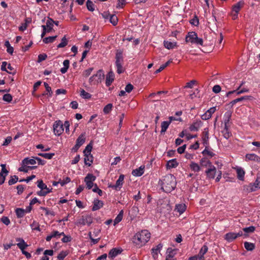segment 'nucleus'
Segmentation results:
<instances>
[{"label":"nucleus","instance_id":"nucleus-1","mask_svg":"<svg viewBox=\"0 0 260 260\" xmlns=\"http://www.w3.org/2000/svg\"><path fill=\"white\" fill-rule=\"evenodd\" d=\"M176 183L175 177L171 174L163 177L158 182L161 186V189L167 193H170L176 187Z\"/></svg>","mask_w":260,"mask_h":260},{"label":"nucleus","instance_id":"nucleus-2","mask_svg":"<svg viewBox=\"0 0 260 260\" xmlns=\"http://www.w3.org/2000/svg\"><path fill=\"white\" fill-rule=\"evenodd\" d=\"M150 233L146 230H142L134 236L133 242L139 247L145 245L150 238Z\"/></svg>","mask_w":260,"mask_h":260},{"label":"nucleus","instance_id":"nucleus-3","mask_svg":"<svg viewBox=\"0 0 260 260\" xmlns=\"http://www.w3.org/2000/svg\"><path fill=\"white\" fill-rule=\"evenodd\" d=\"M115 64L117 67V72L120 74L124 72L122 64L123 63V51L121 50H117L115 55Z\"/></svg>","mask_w":260,"mask_h":260},{"label":"nucleus","instance_id":"nucleus-4","mask_svg":"<svg viewBox=\"0 0 260 260\" xmlns=\"http://www.w3.org/2000/svg\"><path fill=\"white\" fill-rule=\"evenodd\" d=\"M186 42L203 46V40L198 38L197 34L194 31L189 32L185 38Z\"/></svg>","mask_w":260,"mask_h":260},{"label":"nucleus","instance_id":"nucleus-5","mask_svg":"<svg viewBox=\"0 0 260 260\" xmlns=\"http://www.w3.org/2000/svg\"><path fill=\"white\" fill-rule=\"evenodd\" d=\"M104 74L102 70H99L97 73L91 76L89 79V83L92 85H95L99 82H101L103 79H104Z\"/></svg>","mask_w":260,"mask_h":260},{"label":"nucleus","instance_id":"nucleus-6","mask_svg":"<svg viewBox=\"0 0 260 260\" xmlns=\"http://www.w3.org/2000/svg\"><path fill=\"white\" fill-rule=\"evenodd\" d=\"M93 217L91 215H83L79 219L77 222V224L84 225L87 224L90 226L92 223Z\"/></svg>","mask_w":260,"mask_h":260},{"label":"nucleus","instance_id":"nucleus-7","mask_svg":"<svg viewBox=\"0 0 260 260\" xmlns=\"http://www.w3.org/2000/svg\"><path fill=\"white\" fill-rule=\"evenodd\" d=\"M63 124L62 122L60 120L56 121L53 124V131L54 134L57 136H60L63 132Z\"/></svg>","mask_w":260,"mask_h":260},{"label":"nucleus","instance_id":"nucleus-8","mask_svg":"<svg viewBox=\"0 0 260 260\" xmlns=\"http://www.w3.org/2000/svg\"><path fill=\"white\" fill-rule=\"evenodd\" d=\"M95 176L92 174H88L85 177L84 181L86 183V188L88 189H90L93 186L94 187V184H93V182L95 181Z\"/></svg>","mask_w":260,"mask_h":260},{"label":"nucleus","instance_id":"nucleus-9","mask_svg":"<svg viewBox=\"0 0 260 260\" xmlns=\"http://www.w3.org/2000/svg\"><path fill=\"white\" fill-rule=\"evenodd\" d=\"M259 188H260V176L257 175L255 182L253 184H249L247 188V190L249 192L255 191L257 189Z\"/></svg>","mask_w":260,"mask_h":260},{"label":"nucleus","instance_id":"nucleus-10","mask_svg":"<svg viewBox=\"0 0 260 260\" xmlns=\"http://www.w3.org/2000/svg\"><path fill=\"white\" fill-rule=\"evenodd\" d=\"M203 122L201 120H196V121L193 122L192 124H191L189 127V130L190 131H198L199 129V128L202 125Z\"/></svg>","mask_w":260,"mask_h":260},{"label":"nucleus","instance_id":"nucleus-11","mask_svg":"<svg viewBox=\"0 0 260 260\" xmlns=\"http://www.w3.org/2000/svg\"><path fill=\"white\" fill-rule=\"evenodd\" d=\"M205 172L208 178L213 179L215 177L216 169L214 166L212 165L210 166V168L208 169Z\"/></svg>","mask_w":260,"mask_h":260},{"label":"nucleus","instance_id":"nucleus-12","mask_svg":"<svg viewBox=\"0 0 260 260\" xmlns=\"http://www.w3.org/2000/svg\"><path fill=\"white\" fill-rule=\"evenodd\" d=\"M114 74L112 71H110L106 76V85L109 86L114 80Z\"/></svg>","mask_w":260,"mask_h":260},{"label":"nucleus","instance_id":"nucleus-13","mask_svg":"<svg viewBox=\"0 0 260 260\" xmlns=\"http://www.w3.org/2000/svg\"><path fill=\"white\" fill-rule=\"evenodd\" d=\"M93 203V205L92 208V211H96V210L100 209L104 205L103 202L102 201H100L98 199L94 200Z\"/></svg>","mask_w":260,"mask_h":260},{"label":"nucleus","instance_id":"nucleus-14","mask_svg":"<svg viewBox=\"0 0 260 260\" xmlns=\"http://www.w3.org/2000/svg\"><path fill=\"white\" fill-rule=\"evenodd\" d=\"M124 178V175H122V174L120 175L119 177V178L116 181V184L113 185H110V186H109V187H112L115 189H116L117 188L119 187L120 188H121L123 184Z\"/></svg>","mask_w":260,"mask_h":260},{"label":"nucleus","instance_id":"nucleus-15","mask_svg":"<svg viewBox=\"0 0 260 260\" xmlns=\"http://www.w3.org/2000/svg\"><path fill=\"white\" fill-rule=\"evenodd\" d=\"M208 248L207 246L204 245L200 249V252L197 256V258L199 259V260H204V255L207 252Z\"/></svg>","mask_w":260,"mask_h":260},{"label":"nucleus","instance_id":"nucleus-16","mask_svg":"<svg viewBox=\"0 0 260 260\" xmlns=\"http://www.w3.org/2000/svg\"><path fill=\"white\" fill-rule=\"evenodd\" d=\"M16 241L19 242L17 244L18 247L21 249V251L25 250V249L28 247V245L25 242L24 240L21 238H16Z\"/></svg>","mask_w":260,"mask_h":260},{"label":"nucleus","instance_id":"nucleus-17","mask_svg":"<svg viewBox=\"0 0 260 260\" xmlns=\"http://www.w3.org/2000/svg\"><path fill=\"white\" fill-rule=\"evenodd\" d=\"M176 249H172L171 248H169L167 250V253L168 254L166 260H174L173 257L176 254Z\"/></svg>","mask_w":260,"mask_h":260},{"label":"nucleus","instance_id":"nucleus-18","mask_svg":"<svg viewBox=\"0 0 260 260\" xmlns=\"http://www.w3.org/2000/svg\"><path fill=\"white\" fill-rule=\"evenodd\" d=\"M122 251L121 248H113L109 252V257L113 258Z\"/></svg>","mask_w":260,"mask_h":260},{"label":"nucleus","instance_id":"nucleus-19","mask_svg":"<svg viewBox=\"0 0 260 260\" xmlns=\"http://www.w3.org/2000/svg\"><path fill=\"white\" fill-rule=\"evenodd\" d=\"M244 2L243 1H240L236 3L233 6L232 12L238 13L241 8L244 6Z\"/></svg>","mask_w":260,"mask_h":260},{"label":"nucleus","instance_id":"nucleus-20","mask_svg":"<svg viewBox=\"0 0 260 260\" xmlns=\"http://www.w3.org/2000/svg\"><path fill=\"white\" fill-rule=\"evenodd\" d=\"M54 20L50 17H48L46 22V27L47 31L48 32H51L53 29Z\"/></svg>","mask_w":260,"mask_h":260},{"label":"nucleus","instance_id":"nucleus-21","mask_svg":"<svg viewBox=\"0 0 260 260\" xmlns=\"http://www.w3.org/2000/svg\"><path fill=\"white\" fill-rule=\"evenodd\" d=\"M236 239L235 233L230 232L224 235V239L229 242H231Z\"/></svg>","mask_w":260,"mask_h":260},{"label":"nucleus","instance_id":"nucleus-22","mask_svg":"<svg viewBox=\"0 0 260 260\" xmlns=\"http://www.w3.org/2000/svg\"><path fill=\"white\" fill-rule=\"evenodd\" d=\"M179 164L177 162L176 159H172L169 160L167 164V169L175 168L178 166Z\"/></svg>","mask_w":260,"mask_h":260},{"label":"nucleus","instance_id":"nucleus-23","mask_svg":"<svg viewBox=\"0 0 260 260\" xmlns=\"http://www.w3.org/2000/svg\"><path fill=\"white\" fill-rule=\"evenodd\" d=\"M84 163L86 165L90 167L93 162V157L92 154H84Z\"/></svg>","mask_w":260,"mask_h":260},{"label":"nucleus","instance_id":"nucleus-24","mask_svg":"<svg viewBox=\"0 0 260 260\" xmlns=\"http://www.w3.org/2000/svg\"><path fill=\"white\" fill-rule=\"evenodd\" d=\"M144 166H141L138 169L134 170L132 174L135 176H141L144 173Z\"/></svg>","mask_w":260,"mask_h":260},{"label":"nucleus","instance_id":"nucleus-25","mask_svg":"<svg viewBox=\"0 0 260 260\" xmlns=\"http://www.w3.org/2000/svg\"><path fill=\"white\" fill-rule=\"evenodd\" d=\"M36 163L35 157L30 159L28 157L25 158L22 161V165L26 166L28 164L35 165Z\"/></svg>","mask_w":260,"mask_h":260},{"label":"nucleus","instance_id":"nucleus-26","mask_svg":"<svg viewBox=\"0 0 260 260\" xmlns=\"http://www.w3.org/2000/svg\"><path fill=\"white\" fill-rule=\"evenodd\" d=\"M249 91V90L248 89H246V88H243L241 90H233V91H229L228 92H226V96L227 97H228L229 96H230L231 94L234 93H236L237 95H239L241 93H244V92H247Z\"/></svg>","mask_w":260,"mask_h":260},{"label":"nucleus","instance_id":"nucleus-27","mask_svg":"<svg viewBox=\"0 0 260 260\" xmlns=\"http://www.w3.org/2000/svg\"><path fill=\"white\" fill-rule=\"evenodd\" d=\"M86 138H85V133H82L81 134L78 138L76 140V143L77 144H78L81 146L85 142Z\"/></svg>","mask_w":260,"mask_h":260},{"label":"nucleus","instance_id":"nucleus-28","mask_svg":"<svg viewBox=\"0 0 260 260\" xmlns=\"http://www.w3.org/2000/svg\"><path fill=\"white\" fill-rule=\"evenodd\" d=\"M164 46L168 49H171L174 48L177 46L176 42H171L168 41H164Z\"/></svg>","mask_w":260,"mask_h":260},{"label":"nucleus","instance_id":"nucleus-29","mask_svg":"<svg viewBox=\"0 0 260 260\" xmlns=\"http://www.w3.org/2000/svg\"><path fill=\"white\" fill-rule=\"evenodd\" d=\"M25 166L22 165L21 167H20L18 169V171L20 172H23L24 173L28 172V170H34L37 168V166H27L25 167Z\"/></svg>","mask_w":260,"mask_h":260},{"label":"nucleus","instance_id":"nucleus-30","mask_svg":"<svg viewBox=\"0 0 260 260\" xmlns=\"http://www.w3.org/2000/svg\"><path fill=\"white\" fill-rule=\"evenodd\" d=\"M237 178L240 180H244L245 172L242 168H238L237 169Z\"/></svg>","mask_w":260,"mask_h":260},{"label":"nucleus","instance_id":"nucleus-31","mask_svg":"<svg viewBox=\"0 0 260 260\" xmlns=\"http://www.w3.org/2000/svg\"><path fill=\"white\" fill-rule=\"evenodd\" d=\"M170 124V121H164L161 123V134H163L166 132L167 128H168L169 125Z\"/></svg>","mask_w":260,"mask_h":260},{"label":"nucleus","instance_id":"nucleus-32","mask_svg":"<svg viewBox=\"0 0 260 260\" xmlns=\"http://www.w3.org/2000/svg\"><path fill=\"white\" fill-rule=\"evenodd\" d=\"M63 64L64 66L63 68H62L60 69V72L62 74L66 73L69 68V64H70V61L68 59L64 60L63 62Z\"/></svg>","mask_w":260,"mask_h":260},{"label":"nucleus","instance_id":"nucleus-33","mask_svg":"<svg viewBox=\"0 0 260 260\" xmlns=\"http://www.w3.org/2000/svg\"><path fill=\"white\" fill-rule=\"evenodd\" d=\"M38 187L40 188L41 190L45 189L46 190H51V192L52 191V188L49 189L47 187V185L43 183L42 180H39L38 181Z\"/></svg>","mask_w":260,"mask_h":260},{"label":"nucleus","instance_id":"nucleus-34","mask_svg":"<svg viewBox=\"0 0 260 260\" xmlns=\"http://www.w3.org/2000/svg\"><path fill=\"white\" fill-rule=\"evenodd\" d=\"M92 149V141H91L85 147L83 151L84 154L90 155Z\"/></svg>","mask_w":260,"mask_h":260},{"label":"nucleus","instance_id":"nucleus-35","mask_svg":"<svg viewBox=\"0 0 260 260\" xmlns=\"http://www.w3.org/2000/svg\"><path fill=\"white\" fill-rule=\"evenodd\" d=\"M15 213L18 218L23 217L25 213V210L22 208H17L15 210Z\"/></svg>","mask_w":260,"mask_h":260},{"label":"nucleus","instance_id":"nucleus-36","mask_svg":"<svg viewBox=\"0 0 260 260\" xmlns=\"http://www.w3.org/2000/svg\"><path fill=\"white\" fill-rule=\"evenodd\" d=\"M244 247L247 251H252L255 248V245L253 243L245 242Z\"/></svg>","mask_w":260,"mask_h":260},{"label":"nucleus","instance_id":"nucleus-37","mask_svg":"<svg viewBox=\"0 0 260 260\" xmlns=\"http://www.w3.org/2000/svg\"><path fill=\"white\" fill-rule=\"evenodd\" d=\"M186 209V206L185 204H178L176 205L175 210L177 211L180 214L183 213Z\"/></svg>","mask_w":260,"mask_h":260},{"label":"nucleus","instance_id":"nucleus-38","mask_svg":"<svg viewBox=\"0 0 260 260\" xmlns=\"http://www.w3.org/2000/svg\"><path fill=\"white\" fill-rule=\"evenodd\" d=\"M123 211L121 210L114 220V225L122 220V218H123Z\"/></svg>","mask_w":260,"mask_h":260},{"label":"nucleus","instance_id":"nucleus-39","mask_svg":"<svg viewBox=\"0 0 260 260\" xmlns=\"http://www.w3.org/2000/svg\"><path fill=\"white\" fill-rule=\"evenodd\" d=\"M255 228L253 226H249L247 228H243V231L245 233L244 234V236L245 237H247L248 236L247 234V233H251L254 232V231H255Z\"/></svg>","mask_w":260,"mask_h":260},{"label":"nucleus","instance_id":"nucleus-40","mask_svg":"<svg viewBox=\"0 0 260 260\" xmlns=\"http://www.w3.org/2000/svg\"><path fill=\"white\" fill-rule=\"evenodd\" d=\"M57 36L46 37L43 39V41L45 44L52 43L57 38Z\"/></svg>","mask_w":260,"mask_h":260},{"label":"nucleus","instance_id":"nucleus-41","mask_svg":"<svg viewBox=\"0 0 260 260\" xmlns=\"http://www.w3.org/2000/svg\"><path fill=\"white\" fill-rule=\"evenodd\" d=\"M80 96L84 99H89L91 97V95L86 92L83 89H82L80 91Z\"/></svg>","mask_w":260,"mask_h":260},{"label":"nucleus","instance_id":"nucleus-42","mask_svg":"<svg viewBox=\"0 0 260 260\" xmlns=\"http://www.w3.org/2000/svg\"><path fill=\"white\" fill-rule=\"evenodd\" d=\"M172 62V60L171 59L168 60L167 62H166L165 64L161 65L159 68L157 70H156L154 73L155 74H158V73L160 72L161 71H162L165 68H166L169 64Z\"/></svg>","mask_w":260,"mask_h":260},{"label":"nucleus","instance_id":"nucleus-43","mask_svg":"<svg viewBox=\"0 0 260 260\" xmlns=\"http://www.w3.org/2000/svg\"><path fill=\"white\" fill-rule=\"evenodd\" d=\"M200 164L202 166L206 167L207 165H208L209 167L212 166L211 161L208 160L206 157H203L200 160Z\"/></svg>","mask_w":260,"mask_h":260},{"label":"nucleus","instance_id":"nucleus-44","mask_svg":"<svg viewBox=\"0 0 260 260\" xmlns=\"http://www.w3.org/2000/svg\"><path fill=\"white\" fill-rule=\"evenodd\" d=\"M190 168L194 172H199L201 168L199 165L196 162H192L190 165Z\"/></svg>","mask_w":260,"mask_h":260},{"label":"nucleus","instance_id":"nucleus-45","mask_svg":"<svg viewBox=\"0 0 260 260\" xmlns=\"http://www.w3.org/2000/svg\"><path fill=\"white\" fill-rule=\"evenodd\" d=\"M110 22L114 25L115 26L117 24L118 22V18L115 15H110Z\"/></svg>","mask_w":260,"mask_h":260},{"label":"nucleus","instance_id":"nucleus-46","mask_svg":"<svg viewBox=\"0 0 260 260\" xmlns=\"http://www.w3.org/2000/svg\"><path fill=\"white\" fill-rule=\"evenodd\" d=\"M86 7L89 11L92 12L94 10V5L90 0H87L86 2Z\"/></svg>","mask_w":260,"mask_h":260},{"label":"nucleus","instance_id":"nucleus-47","mask_svg":"<svg viewBox=\"0 0 260 260\" xmlns=\"http://www.w3.org/2000/svg\"><path fill=\"white\" fill-rule=\"evenodd\" d=\"M225 116H226V118L224 119V127L226 128L228 127V123L230 120V119L231 118L232 113L230 112H228L225 113Z\"/></svg>","mask_w":260,"mask_h":260},{"label":"nucleus","instance_id":"nucleus-48","mask_svg":"<svg viewBox=\"0 0 260 260\" xmlns=\"http://www.w3.org/2000/svg\"><path fill=\"white\" fill-rule=\"evenodd\" d=\"M202 140H209V128L206 127L204 128L202 133Z\"/></svg>","mask_w":260,"mask_h":260},{"label":"nucleus","instance_id":"nucleus-49","mask_svg":"<svg viewBox=\"0 0 260 260\" xmlns=\"http://www.w3.org/2000/svg\"><path fill=\"white\" fill-rule=\"evenodd\" d=\"M18 181V177L16 175L11 176V179L8 181L9 185H12L16 183Z\"/></svg>","mask_w":260,"mask_h":260},{"label":"nucleus","instance_id":"nucleus-50","mask_svg":"<svg viewBox=\"0 0 260 260\" xmlns=\"http://www.w3.org/2000/svg\"><path fill=\"white\" fill-rule=\"evenodd\" d=\"M68 40H67L66 36H64L61 39V42L57 45V48H63L64 47L68 44Z\"/></svg>","mask_w":260,"mask_h":260},{"label":"nucleus","instance_id":"nucleus-51","mask_svg":"<svg viewBox=\"0 0 260 260\" xmlns=\"http://www.w3.org/2000/svg\"><path fill=\"white\" fill-rule=\"evenodd\" d=\"M113 107V105L112 104H107L103 109V112L105 114H108L110 113V112L111 111L112 108Z\"/></svg>","mask_w":260,"mask_h":260},{"label":"nucleus","instance_id":"nucleus-52","mask_svg":"<svg viewBox=\"0 0 260 260\" xmlns=\"http://www.w3.org/2000/svg\"><path fill=\"white\" fill-rule=\"evenodd\" d=\"M202 153L203 155H208L211 157L214 156L215 154L208 150V148H205V149L202 151Z\"/></svg>","mask_w":260,"mask_h":260},{"label":"nucleus","instance_id":"nucleus-53","mask_svg":"<svg viewBox=\"0 0 260 260\" xmlns=\"http://www.w3.org/2000/svg\"><path fill=\"white\" fill-rule=\"evenodd\" d=\"M68 254V252L67 251H62L58 254L57 258L59 260H63Z\"/></svg>","mask_w":260,"mask_h":260},{"label":"nucleus","instance_id":"nucleus-54","mask_svg":"<svg viewBox=\"0 0 260 260\" xmlns=\"http://www.w3.org/2000/svg\"><path fill=\"white\" fill-rule=\"evenodd\" d=\"M222 133H223V137L226 139H228L232 135L231 133L229 132L228 127H224Z\"/></svg>","mask_w":260,"mask_h":260},{"label":"nucleus","instance_id":"nucleus-55","mask_svg":"<svg viewBox=\"0 0 260 260\" xmlns=\"http://www.w3.org/2000/svg\"><path fill=\"white\" fill-rule=\"evenodd\" d=\"M40 209L44 210L45 211V215H51L52 216H55V213L53 211H50L48 209V208L44 207H41Z\"/></svg>","mask_w":260,"mask_h":260},{"label":"nucleus","instance_id":"nucleus-56","mask_svg":"<svg viewBox=\"0 0 260 260\" xmlns=\"http://www.w3.org/2000/svg\"><path fill=\"white\" fill-rule=\"evenodd\" d=\"M3 100L10 103L12 100V96L10 94L6 93L3 95Z\"/></svg>","mask_w":260,"mask_h":260},{"label":"nucleus","instance_id":"nucleus-57","mask_svg":"<svg viewBox=\"0 0 260 260\" xmlns=\"http://www.w3.org/2000/svg\"><path fill=\"white\" fill-rule=\"evenodd\" d=\"M92 191L94 192H97L100 196L103 195V191L98 187L96 184H94Z\"/></svg>","mask_w":260,"mask_h":260},{"label":"nucleus","instance_id":"nucleus-58","mask_svg":"<svg viewBox=\"0 0 260 260\" xmlns=\"http://www.w3.org/2000/svg\"><path fill=\"white\" fill-rule=\"evenodd\" d=\"M190 23L194 26H198L199 24V20L198 17L196 15L191 20H190Z\"/></svg>","mask_w":260,"mask_h":260},{"label":"nucleus","instance_id":"nucleus-59","mask_svg":"<svg viewBox=\"0 0 260 260\" xmlns=\"http://www.w3.org/2000/svg\"><path fill=\"white\" fill-rule=\"evenodd\" d=\"M44 85L46 91L48 92L49 96H51L52 94V91L51 87H50L48 83H47L46 82H44Z\"/></svg>","mask_w":260,"mask_h":260},{"label":"nucleus","instance_id":"nucleus-60","mask_svg":"<svg viewBox=\"0 0 260 260\" xmlns=\"http://www.w3.org/2000/svg\"><path fill=\"white\" fill-rule=\"evenodd\" d=\"M50 192H51V190H41L40 191H38L37 192V193L39 196H45L46 195H47L48 193H49Z\"/></svg>","mask_w":260,"mask_h":260},{"label":"nucleus","instance_id":"nucleus-61","mask_svg":"<svg viewBox=\"0 0 260 260\" xmlns=\"http://www.w3.org/2000/svg\"><path fill=\"white\" fill-rule=\"evenodd\" d=\"M93 69V68H89V69L85 70L84 71V72L83 73V76L85 77H88L90 75Z\"/></svg>","mask_w":260,"mask_h":260},{"label":"nucleus","instance_id":"nucleus-62","mask_svg":"<svg viewBox=\"0 0 260 260\" xmlns=\"http://www.w3.org/2000/svg\"><path fill=\"white\" fill-rule=\"evenodd\" d=\"M1 220L3 223L6 224V225H9L10 223V219L7 216H3L1 218Z\"/></svg>","mask_w":260,"mask_h":260},{"label":"nucleus","instance_id":"nucleus-63","mask_svg":"<svg viewBox=\"0 0 260 260\" xmlns=\"http://www.w3.org/2000/svg\"><path fill=\"white\" fill-rule=\"evenodd\" d=\"M47 57V55L46 54H40L38 56V62H41L42 61L45 60Z\"/></svg>","mask_w":260,"mask_h":260},{"label":"nucleus","instance_id":"nucleus-64","mask_svg":"<svg viewBox=\"0 0 260 260\" xmlns=\"http://www.w3.org/2000/svg\"><path fill=\"white\" fill-rule=\"evenodd\" d=\"M133 89L134 86L132 84L128 83L126 85L125 90L126 92L130 93L133 90Z\"/></svg>","mask_w":260,"mask_h":260}]
</instances>
